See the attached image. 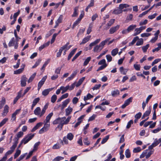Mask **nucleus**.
<instances>
[{
    "mask_svg": "<svg viewBox=\"0 0 161 161\" xmlns=\"http://www.w3.org/2000/svg\"><path fill=\"white\" fill-rule=\"evenodd\" d=\"M110 39V38H107L104 41H102L99 45L96 46L93 49L94 52H100L103 48L104 45Z\"/></svg>",
    "mask_w": 161,
    "mask_h": 161,
    "instance_id": "1",
    "label": "nucleus"
},
{
    "mask_svg": "<svg viewBox=\"0 0 161 161\" xmlns=\"http://www.w3.org/2000/svg\"><path fill=\"white\" fill-rule=\"evenodd\" d=\"M34 134H31L27 135L22 140V142L24 144H26L34 137Z\"/></svg>",
    "mask_w": 161,
    "mask_h": 161,
    "instance_id": "2",
    "label": "nucleus"
},
{
    "mask_svg": "<svg viewBox=\"0 0 161 161\" xmlns=\"http://www.w3.org/2000/svg\"><path fill=\"white\" fill-rule=\"evenodd\" d=\"M58 122L59 124L57 127V128H60V130H61L64 125H65L64 120L66 119L65 117H63L62 118H58Z\"/></svg>",
    "mask_w": 161,
    "mask_h": 161,
    "instance_id": "3",
    "label": "nucleus"
},
{
    "mask_svg": "<svg viewBox=\"0 0 161 161\" xmlns=\"http://www.w3.org/2000/svg\"><path fill=\"white\" fill-rule=\"evenodd\" d=\"M27 78L25 75H24L21 76L20 80L21 85L22 86H25L26 84Z\"/></svg>",
    "mask_w": 161,
    "mask_h": 161,
    "instance_id": "4",
    "label": "nucleus"
},
{
    "mask_svg": "<svg viewBox=\"0 0 161 161\" xmlns=\"http://www.w3.org/2000/svg\"><path fill=\"white\" fill-rule=\"evenodd\" d=\"M133 98V97H131L126 100L125 101L124 103L122 106V108H124L126 106L128 105L130 103L132 102Z\"/></svg>",
    "mask_w": 161,
    "mask_h": 161,
    "instance_id": "5",
    "label": "nucleus"
},
{
    "mask_svg": "<svg viewBox=\"0 0 161 161\" xmlns=\"http://www.w3.org/2000/svg\"><path fill=\"white\" fill-rule=\"evenodd\" d=\"M119 25H117L115 26L112 27L109 30V33L110 34H112L119 29Z\"/></svg>",
    "mask_w": 161,
    "mask_h": 161,
    "instance_id": "6",
    "label": "nucleus"
},
{
    "mask_svg": "<svg viewBox=\"0 0 161 161\" xmlns=\"http://www.w3.org/2000/svg\"><path fill=\"white\" fill-rule=\"evenodd\" d=\"M21 110L20 109H17L15 112L13 113L12 115V118L11 120L13 121H15L16 120V116L19 114Z\"/></svg>",
    "mask_w": 161,
    "mask_h": 161,
    "instance_id": "7",
    "label": "nucleus"
},
{
    "mask_svg": "<svg viewBox=\"0 0 161 161\" xmlns=\"http://www.w3.org/2000/svg\"><path fill=\"white\" fill-rule=\"evenodd\" d=\"M70 101V99L68 98L63 102L61 105V108L63 109L65 108L67 106V105L69 103Z\"/></svg>",
    "mask_w": 161,
    "mask_h": 161,
    "instance_id": "8",
    "label": "nucleus"
},
{
    "mask_svg": "<svg viewBox=\"0 0 161 161\" xmlns=\"http://www.w3.org/2000/svg\"><path fill=\"white\" fill-rule=\"evenodd\" d=\"M53 89V88H52L45 89L42 92V95L44 96H46L49 93V92L52 91Z\"/></svg>",
    "mask_w": 161,
    "mask_h": 161,
    "instance_id": "9",
    "label": "nucleus"
},
{
    "mask_svg": "<svg viewBox=\"0 0 161 161\" xmlns=\"http://www.w3.org/2000/svg\"><path fill=\"white\" fill-rule=\"evenodd\" d=\"M100 41V39H97L95 41L89 44V50H91L92 49V47L93 46H94L96 44L98 43Z\"/></svg>",
    "mask_w": 161,
    "mask_h": 161,
    "instance_id": "10",
    "label": "nucleus"
},
{
    "mask_svg": "<svg viewBox=\"0 0 161 161\" xmlns=\"http://www.w3.org/2000/svg\"><path fill=\"white\" fill-rule=\"evenodd\" d=\"M77 74V71H75L72 74L70 75V76L68 77L66 80V81H69L71 80H72L74 77Z\"/></svg>",
    "mask_w": 161,
    "mask_h": 161,
    "instance_id": "11",
    "label": "nucleus"
},
{
    "mask_svg": "<svg viewBox=\"0 0 161 161\" xmlns=\"http://www.w3.org/2000/svg\"><path fill=\"white\" fill-rule=\"evenodd\" d=\"M9 107L7 105H6L4 108L3 112L2 114V116H5L8 112Z\"/></svg>",
    "mask_w": 161,
    "mask_h": 161,
    "instance_id": "12",
    "label": "nucleus"
},
{
    "mask_svg": "<svg viewBox=\"0 0 161 161\" xmlns=\"http://www.w3.org/2000/svg\"><path fill=\"white\" fill-rule=\"evenodd\" d=\"M114 19H110L106 25L108 26V27L105 28H104V30H108L109 28V27L113 25V24L114 23Z\"/></svg>",
    "mask_w": 161,
    "mask_h": 161,
    "instance_id": "13",
    "label": "nucleus"
},
{
    "mask_svg": "<svg viewBox=\"0 0 161 161\" xmlns=\"http://www.w3.org/2000/svg\"><path fill=\"white\" fill-rule=\"evenodd\" d=\"M50 42L49 41H48L47 42L44 43L43 45L39 47V50L40 51H42V49H43V48H44L45 47L48 46L50 44Z\"/></svg>",
    "mask_w": 161,
    "mask_h": 161,
    "instance_id": "14",
    "label": "nucleus"
},
{
    "mask_svg": "<svg viewBox=\"0 0 161 161\" xmlns=\"http://www.w3.org/2000/svg\"><path fill=\"white\" fill-rule=\"evenodd\" d=\"M42 124V122H39L31 130V131L34 132L37 129H38Z\"/></svg>",
    "mask_w": 161,
    "mask_h": 161,
    "instance_id": "15",
    "label": "nucleus"
},
{
    "mask_svg": "<svg viewBox=\"0 0 161 161\" xmlns=\"http://www.w3.org/2000/svg\"><path fill=\"white\" fill-rule=\"evenodd\" d=\"M91 37V36H88L84 38L82 40V41L81 42V44H84L87 42H88L90 39Z\"/></svg>",
    "mask_w": 161,
    "mask_h": 161,
    "instance_id": "16",
    "label": "nucleus"
},
{
    "mask_svg": "<svg viewBox=\"0 0 161 161\" xmlns=\"http://www.w3.org/2000/svg\"><path fill=\"white\" fill-rule=\"evenodd\" d=\"M41 109L40 107H37L34 110V114L36 115H39L40 117Z\"/></svg>",
    "mask_w": 161,
    "mask_h": 161,
    "instance_id": "17",
    "label": "nucleus"
},
{
    "mask_svg": "<svg viewBox=\"0 0 161 161\" xmlns=\"http://www.w3.org/2000/svg\"><path fill=\"white\" fill-rule=\"evenodd\" d=\"M53 115V112H51L49 113L46 117L45 120L44 121V122H45L46 123H49L50 120L51 119V117Z\"/></svg>",
    "mask_w": 161,
    "mask_h": 161,
    "instance_id": "18",
    "label": "nucleus"
},
{
    "mask_svg": "<svg viewBox=\"0 0 161 161\" xmlns=\"http://www.w3.org/2000/svg\"><path fill=\"white\" fill-rule=\"evenodd\" d=\"M69 85H67L65 87L64 86H61L60 89H61L62 91L61 93L63 94L67 92V91L69 90Z\"/></svg>",
    "mask_w": 161,
    "mask_h": 161,
    "instance_id": "19",
    "label": "nucleus"
},
{
    "mask_svg": "<svg viewBox=\"0 0 161 161\" xmlns=\"http://www.w3.org/2000/svg\"><path fill=\"white\" fill-rule=\"evenodd\" d=\"M77 50L76 48H75L74 49H73L70 53L68 55V60H69L72 56L74 55V54L75 53L76 50Z\"/></svg>",
    "mask_w": 161,
    "mask_h": 161,
    "instance_id": "20",
    "label": "nucleus"
},
{
    "mask_svg": "<svg viewBox=\"0 0 161 161\" xmlns=\"http://www.w3.org/2000/svg\"><path fill=\"white\" fill-rule=\"evenodd\" d=\"M119 69L121 73L124 75H126L128 71L127 69H124L123 67H120Z\"/></svg>",
    "mask_w": 161,
    "mask_h": 161,
    "instance_id": "21",
    "label": "nucleus"
},
{
    "mask_svg": "<svg viewBox=\"0 0 161 161\" xmlns=\"http://www.w3.org/2000/svg\"><path fill=\"white\" fill-rule=\"evenodd\" d=\"M73 109L72 108L69 106L65 109V114L66 115H68L70 114L72 112Z\"/></svg>",
    "mask_w": 161,
    "mask_h": 161,
    "instance_id": "22",
    "label": "nucleus"
},
{
    "mask_svg": "<svg viewBox=\"0 0 161 161\" xmlns=\"http://www.w3.org/2000/svg\"><path fill=\"white\" fill-rule=\"evenodd\" d=\"M151 109H149L147 111L143 114L142 118V119H144L146 117L148 116L150 114Z\"/></svg>",
    "mask_w": 161,
    "mask_h": 161,
    "instance_id": "23",
    "label": "nucleus"
},
{
    "mask_svg": "<svg viewBox=\"0 0 161 161\" xmlns=\"http://www.w3.org/2000/svg\"><path fill=\"white\" fill-rule=\"evenodd\" d=\"M136 27V25H130L127 28V29L128 32H130L131 31H132Z\"/></svg>",
    "mask_w": 161,
    "mask_h": 161,
    "instance_id": "24",
    "label": "nucleus"
},
{
    "mask_svg": "<svg viewBox=\"0 0 161 161\" xmlns=\"http://www.w3.org/2000/svg\"><path fill=\"white\" fill-rule=\"evenodd\" d=\"M123 10L119 9H115L113 12V13L115 14H118L122 13Z\"/></svg>",
    "mask_w": 161,
    "mask_h": 161,
    "instance_id": "25",
    "label": "nucleus"
},
{
    "mask_svg": "<svg viewBox=\"0 0 161 161\" xmlns=\"http://www.w3.org/2000/svg\"><path fill=\"white\" fill-rule=\"evenodd\" d=\"M80 20V15L78 19L76 20L74 23L73 24V26H72V28H74L76 26L78 25V24H79Z\"/></svg>",
    "mask_w": 161,
    "mask_h": 161,
    "instance_id": "26",
    "label": "nucleus"
},
{
    "mask_svg": "<svg viewBox=\"0 0 161 161\" xmlns=\"http://www.w3.org/2000/svg\"><path fill=\"white\" fill-rule=\"evenodd\" d=\"M119 94V91L116 89L111 92V95L113 97H115Z\"/></svg>",
    "mask_w": 161,
    "mask_h": 161,
    "instance_id": "27",
    "label": "nucleus"
},
{
    "mask_svg": "<svg viewBox=\"0 0 161 161\" xmlns=\"http://www.w3.org/2000/svg\"><path fill=\"white\" fill-rule=\"evenodd\" d=\"M69 44V42H67L66 44L60 48L63 51L64 50L67 51L69 49V47H68V45Z\"/></svg>",
    "mask_w": 161,
    "mask_h": 161,
    "instance_id": "28",
    "label": "nucleus"
},
{
    "mask_svg": "<svg viewBox=\"0 0 161 161\" xmlns=\"http://www.w3.org/2000/svg\"><path fill=\"white\" fill-rule=\"evenodd\" d=\"M61 145L58 142L57 143L54 144L52 147L53 149H58L60 148Z\"/></svg>",
    "mask_w": 161,
    "mask_h": 161,
    "instance_id": "29",
    "label": "nucleus"
},
{
    "mask_svg": "<svg viewBox=\"0 0 161 161\" xmlns=\"http://www.w3.org/2000/svg\"><path fill=\"white\" fill-rule=\"evenodd\" d=\"M21 151L17 149L16 150V152L14 155V159L16 158L20 154Z\"/></svg>",
    "mask_w": 161,
    "mask_h": 161,
    "instance_id": "30",
    "label": "nucleus"
},
{
    "mask_svg": "<svg viewBox=\"0 0 161 161\" xmlns=\"http://www.w3.org/2000/svg\"><path fill=\"white\" fill-rule=\"evenodd\" d=\"M13 152L11 150L8 151L5 154L4 156L3 157L6 160L7 159V157L8 155L11 154Z\"/></svg>",
    "mask_w": 161,
    "mask_h": 161,
    "instance_id": "31",
    "label": "nucleus"
},
{
    "mask_svg": "<svg viewBox=\"0 0 161 161\" xmlns=\"http://www.w3.org/2000/svg\"><path fill=\"white\" fill-rule=\"evenodd\" d=\"M74 135L71 133H69L67 134V138L70 141H71L73 138Z\"/></svg>",
    "mask_w": 161,
    "mask_h": 161,
    "instance_id": "32",
    "label": "nucleus"
},
{
    "mask_svg": "<svg viewBox=\"0 0 161 161\" xmlns=\"http://www.w3.org/2000/svg\"><path fill=\"white\" fill-rule=\"evenodd\" d=\"M118 49L117 48L113 49L111 51V54L113 56H115L118 53Z\"/></svg>",
    "mask_w": 161,
    "mask_h": 161,
    "instance_id": "33",
    "label": "nucleus"
},
{
    "mask_svg": "<svg viewBox=\"0 0 161 161\" xmlns=\"http://www.w3.org/2000/svg\"><path fill=\"white\" fill-rule=\"evenodd\" d=\"M93 97V96L90 93L87 94L86 96H85L84 97V99L85 101L91 99V98Z\"/></svg>",
    "mask_w": 161,
    "mask_h": 161,
    "instance_id": "34",
    "label": "nucleus"
},
{
    "mask_svg": "<svg viewBox=\"0 0 161 161\" xmlns=\"http://www.w3.org/2000/svg\"><path fill=\"white\" fill-rule=\"evenodd\" d=\"M36 75V73H34L33 75L31 76L29 79L28 80V83H29L31 82L32 80H33L35 77Z\"/></svg>",
    "mask_w": 161,
    "mask_h": 161,
    "instance_id": "35",
    "label": "nucleus"
},
{
    "mask_svg": "<svg viewBox=\"0 0 161 161\" xmlns=\"http://www.w3.org/2000/svg\"><path fill=\"white\" fill-rule=\"evenodd\" d=\"M149 46V44H147L146 46H143L142 47V50L144 53H145L147 52V50L148 49Z\"/></svg>",
    "mask_w": 161,
    "mask_h": 161,
    "instance_id": "36",
    "label": "nucleus"
},
{
    "mask_svg": "<svg viewBox=\"0 0 161 161\" xmlns=\"http://www.w3.org/2000/svg\"><path fill=\"white\" fill-rule=\"evenodd\" d=\"M57 99V96L55 95H53L51 97V102L53 103L55 102Z\"/></svg>",
    "mask_w": 161,
    "mask_h": 161,
    "instance_id": "37",
    "label": "nucleus"
},
{
    "mask_svg": "<svg viewBox=\"0 0 161 161\" xmlns=\"http://www.w3.org/2000/svg\"><path fill=\"white\" fill-rule=\"evenodd\" d=\"M125 154L127 158H129L130 157V153L128 149H127L125 152Z\"/></svg>",
    "mask_w": 161,
    "mask_h": 161,
    "instance_id": "38",
    "label": "nucleus"
},
{
    "mask_svg": "<svg viewBox=\"0 0 161 161\" xmlns=\"http://www.w3.org/2000/svg\"><path fill=\"white\" fill-rule=\"evenodd\" d=\"M8 118H5L3 119L0 123V127H2L3 125H4L8 121Z\"/></svg>",
    "mask_w": 161,
    "mask_h": 161,
    "instance_id": "39",
    "label": "nucleus"
},
{
    "mask_svg": "<svg viewBox=\"0 0 161 161\" xmlns=\"http://www.w3.org/2000/svg\"><path fill=\"white\" fill-rule=\"evenodd\" d=\"M14 37H13L11 38V40L9 42L8 44V45L9 47H11L13 46L14 44Z\"/></svg>",
    "mask_w": 161,
    "mask_h": 161,
    "instance_id": "40",
    "label": "nucleus"
},
{
    "mask_svg": "<svg viewBox=\"0 0 161 161\" xmlns=\"http://www.w3.org/2000/svg\"><path fill=\"white\" fill-rule=\"evenodd\" d=\"M45 122V123L44 124V127H43L45 131H47L50 127V124H48V123H46V122Z\"/></svg>",
    "mask_w": 161,
    "mask_h": 161,
    "instance_id": "41",
    "label": "nucleus"
},
{
    "mask_svg": "<svg viewBox=\"0 0 161 161\" xmlns=\"http://www.w3.org/2000/svg\"><path fill=\"white\" fill-rule=\"evenodd\" d=\"M24 70L23 69H19L14 71V74L15 75H18L22 73Z\"/></svg>",
    "mask_w": 161,
    "mask_h": 161,
    "instance_id": "42",
    "label": "nucleus"
},
{
    "mask_svg": "<svg viewBox=\"0 0 161 161\" xmlns=\"http://www.w3.org/2000/svg\"><path fill=\"white\" fill-rule=\"evenodd\" d=\"M40 144V142L36 143L34 145L33 149L32 150L34 151L36 150Z\"/></svg>",
    "mask_w": 161,
    "mask_h": 161,
    "instance_id": "43",
    "label": "nucleus"
},
{
    "mask_svg": "<svg viewBox=\"0 0 161 161\" xmlns=\"http://www.w3.org/2000/svg\"><path fill=\"white\" fill-rule=\"evenodd\" d=\"M67 139H68L67 138V137L64 136L63 138V141L61 140L60 142L63 145V142H64L65 144H67L68 143V141Z\"/></svg>",
    "mask_w": 161,
    "mask_h": 161,
    "instance_id": "44",
    "label": "nucleus"
},
{
    "mask_svg": "<svg viewBox=\"0 0 161 161\" xmlns=\"http://www.w3.org/2000/svg\"><path fill=\"white\" fill-rule=\"evenodd\" d=\"M142 150V149L140 147H137L134 148L133 150V152L134 153H137L140 152Z\"/></svg>",
    "mask_w": 161,
    "mask_h": 161,
    "instance_id": "45",
    "label": "nucleus"
},
{
    "mask_svg": "<svg viewBox=\"0 0 161 161\" xmlns=\"http://www.w3.org/2000/svg\"><path fill=\"white\" fill-rule=\"evenodd\" d=\"M63 19V16L62 15H60L57 20L56 21V22L58 23V24L62 22Z\"/></svg>",
    "mask_w": 161,
    "mask_h": 161,
    "instance_id": "46",
    "label": "nucleus"
},
{
    "mask_svg": "<svg viewBox=\"0 0 161 161\" xmlns=\"http://www.w3.org/2000/svg\"><path fill=\"white\" fill-rule=\"evenodd\" d=\"M143 43V40L142 38H141L139 39V41H138L136 43V46H140L142 45Z\"/></svg>",
    "mask_w": 161,
    "mask_h": 161,
    "instance_id": "47",
    "label": "nucleus"
},
{
    "mask_svg": "<svg viewBox=\"0 0 161 161\" xmlns=\"http://www.w3.org/2000/svg\"><path fill=\"white\" fill-rule=\"evenodd\" d=\"M135 32L134 34V36H136L138 35L141 32V31L139 28H136L135 29Z\"/></svg>",
    "mask_w": 161,
    "mask_h": 161,
    "instance_id": "48",
    "label": "nucleus"
},
{
    "mask_svg": "<svg viewBox=\"0 0 161 161\" xmlns=\"http://www.w3.org/2000/svg\"><path fill=\"white\" fill-rule=\"evenodd\" d=\"M64 157L61 156H57L53 159V161H59L63 159Z\"/></svg>",
    "mask_w": 161,
    "mask_h": 161,
    "instance_id": "49",
    "label": "nucleus"
},
{
    "mask_svg": "<svg viewBox=\"0 0 161 161\" xmlns=\"http://www.w3.org/2000/svg\"><path fill=\"white\" fill-rule=\"evenodd\" d=\"M109 138V135L106 136L102 140L101 142V143L103 144L105 143L108 140Z\"/></svg>",
    "mask_w": 161,
    "mask_h": 161,
    "instance_id": "50",
    "label": "nucleus"
},
{
    "mask_svg": "<svg viewBox=\"0 0 161 161\" xmlns=\"http://www.w3.org/2000/svg\"><path fill=\"white\" fill-rule=\"evenodd\" d=\"M58 35V34L54 33L53 34L52 39L51 41V44H52L54 42L56 36Z\"/></svg>",
    "mask_w": 161,
    "mask_h": 161,
    "instance_id": "51",
    "label": "nucleus"
},
{
    "mask_svg": "<svg viewBox=\"0 0 161 161\" xmlns=\"http://www.w3.org/2000/svg\"><path fill=\"white\" fill-rule=\"evenodd\" d=\"M17 143L14 142L13 145L10 147V150L12 151L13 152L14 151L15 149L17 147Z\"/></svg>",
    "mask_w": 161,
    "mask_h": 161,
    "instance_id": "52",
    "label": "nucleus"
},
{
    "mask_svg": "<svg viewBox=\"0 0 161 161\" xmlns=\"http://www.w3.org/2000/svg\"><path fill=\"white\" fill-rule=\"evenodd\" d=\"M91 59V57H88L85 61L84 63H83V65L84 66H86V65L90 61V60Z\"/></svg>",
    "mask_w": 161,
    "mask_h": 161,
    "instance_id": "53",
    "label": "nucleus"
},
{
    "mask_svg": "<svg viewBox=\"0 0 161 161\" xmlns=\"http://www.w3.org/2000/svg\"><path fill=\"white\" fill-rule=\"evenodd\" d=\"M80 54V51H79L77 53H76L75 56L74 57L72 60V61H74L78 57Z\"/></svg>",
    "mask_w": 161,
    "mask_h": 161,
    "instance_id": "54",
    "label": "nucleus"
},
{
    "mask_svg": "<svg viewBox=\"0 0 161 161\" xmlns=\"http://www.w3.org/2000/svg\"><path fill=\"white\" fill-rule=\"evenodd\" d=\"M20 59H18L16 65H14L13 67L15 69H17L19 67L20 64Z\"/></svg>",
    "mask_w": 161,
    "mask_h": 161,
    "instance_id": "55",
    "label": "nucleus"
},
{
    "mask_svg": "<svg viewBox=\"0 0 161 161\" xmlns=\"http://www.w3.org/2000/svg\"><path fill=\"white\" fill-rule=\"evenodd\" d=\"M78 10V8L77 7H75L74 9V12L72 15V17H75L77 15V11Z\"/></svg>",
    "mask_w": 161,
    "mask_h": 161,
    "instance_id": "56",
    "label": "nucleus"
},
{
    "mask_svg": "<svg viewBox=\"0 0 161 161\" xmlns=\"http://www.w3.org/2000/svg\"><path fill=\"white\" fill-rule=\"evenodd\" d=\"M107 66V64H104L103 65L98 68V69L97 70V71H99L104 69L106 68Z\"/></svg>",
    "mask_w": 161,
    "mask_h": 161,
    "instance_id": "57",
    "label": "nucleus"
},
{
    "mask_svg": "<svg viewBox=\"0 0 161 161\" xmlns=\"http://www.w3.org/2000/svg\"><path fill=\"white\" fill-rule=\"evenodd\" d=\"M41 61V60L39 59L37 61H36L35 64L32 66V68H35L38 66L40 64Z\"/></svg>",
    "mask_w": 161,
    "mask_h": 161,
    "instance_id": "58",
    "label": "nucleus"
},
{
    "mask_svg": "<svg viewBox=\"0 0 161 161\" xmlns=\"http://www.w3.org/2000/svg\"><path fill=\"white\" fill-rule=\"evenodd\" d=\"M133 121L132 120H130L126 126V128L129 129L130 127L131 124H133Z\"/></svg>",
    "mask_w": 161,
    "mask_h": 161,
    "instance_id": "59",
    "label": "nucleus"
},
{
    "mask_svg": "<svg viewBox=\"0 0 161 161\" xmlns=\"http://www.w3.org/2000/svg\"><path fill=\"white\" fill-rule=\"evenodd\" d=\"M61 69V68L60 67H58L55 70V73L56 74H60Z\"/></svg>",
    "mask_w": 161,
    "mask_h": 161,
    "instance_id": "60",
    "label": "nucleus"
},
{
    "mask_svg": "<svg viewBox=\"0 0 161 161\" xmlns=\"http://www.w3.org/2000/svg\"><path fill=\"white\" fill-rule=\"evenodd\" d=\"M76 84V82H75L70 86L69 85V90H72L74 88Z\"/></svg>",
    "mask_w": 161,
    "mask_h": 161,
    "instance_id": "61",
    "label": "nucleus"
},
{
    "mask_svg": "<svg viewBox=\"0 0 161 161\" xmlns=\"http://www.w3.org/2000/svg\"><path fill=\"white\" fill-rule=\"evenodd\" d=\"M134 68L137 70H139L140 69V64H135L134 65Z\"/></svg>",
    "mask_w": 161,
    "mask_h": 161,
    "instance_id": "62",
    "label": "nucleus"
},
{
    "mask_svg": "<svg viewBox=\"0 0 161 161\" xmlns=\"http://www.w3.org/2000/svg\"><path fill=\"white\" fill-rule=\"evenodd\" d=\"M40 100V98L39 97H37L33 101L32 103L34 104L35 105H36V104L39 102Z\"/></svg>",
    "mask_w": 161,
    "mask_h": 161,
    "instance_id": "63",
    "label": "nucleus"
},
{
    "mask_svg": "<svg viewBox=\"0 0 161 161\" xmlns=\"http://www.w3.org/2000/svg\"><path fill=\"white\" fill-rule=\"evenodd\" d=\"M44 83V82L41 80L39 82L38 85V90L40 89Z\"/></svg>",
    "mask_w": 161,
    "mask_h": 161,
    "instance_id": "64",
    "label": "nucleus"
}]
</instances>
